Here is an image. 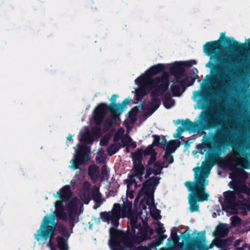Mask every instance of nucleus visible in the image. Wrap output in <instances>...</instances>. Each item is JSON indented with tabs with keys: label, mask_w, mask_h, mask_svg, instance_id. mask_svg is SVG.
I'll list each match as a JSON object with an SVG mask.
<instances>
[{
	"label": "nucleus",
	"mask_w": 250,
	"mask_h": 250,
	"mask_svg": "<svg viewBox=\"0 0 250 250\" xmlns=\"http://www.w3.org/2000/svg\"><path fill=\"white\" fill-rule=\"evenodd\" d=\"M222 49L220 40L208 42L203 45L204 52L210 56L206 66L211 71L215 70L216 74L214 76L219 84V90L225 94L230 87L231 78L229 73L235 63H238L239 62L235 58H230L229 60L222 57Z\"/></svg>",
	"instance_id": "obj_1"
},
{
	"label": "nucleus",
	"mask_w": 250,
	"mask_h": 250,
	"mask_svg": "<svg viewBox=\"0 0 250 250\" xmlns=\"http://www.w3.org/2000/svg\"><path fill=\"white\" fill-rule=\"evenodd\" d=\"M194 172L193 182L187 181L185 186L189 191H191L189 198V209L191 212L198 211L199 205L197 202L208 201L209 195L206 192V187L208 185L206 178L208 174L201 167H196L193 169Z\"/></svg>",
	"instance_id": "obj_2"
},
{
	"label": "nucleus",
	"mask_w": 250,
	"mask_h": 250,
	"mask_svg": "<svg viewBox=\"0 0 250 250\" xmlns=\"http://www.w3.org/2000/svg\"><path fill=\"white\" fill-rule=\"evenodd\" d=\"M182 123V127L186 130L194 131L199 129L207 130L214 128L221 124L215 116L211 114L209 110L202 111L199 116L198 123H193L189 119L178 120L177 123Z\"/></svg>",
	"instance_id": "obj_3"
},
{
	"label": "nucleus",
	"mask_w": 250,
	"mask_h": 250,
	"mask_svg": "<svg viewBox=\"0 0 250 250\" xmlns=\"http://www.w3.org/2000/svg\"><path fill=\"white\" fill-rule=\"evenodd\" d=\"M55 215L51 218L45 215L42 220L40 229L34 234L35 239L39 241L41 239L46 241L50 238L52 239L55 235V231L58 230L60 233L64 232L67 228L62 224H57L55 222Z\"/></svg>",
	"instance_id": "obj_4"
},
{
	"label": "nucleus",
	"mask_w": 250,
	"mask_h": 250,
	"mask_svg": "<svg viewBox=\"0 0 250 250\" xmlns=\"http://www.w3.org/2000/svg\"><path fill=\"white\" fill-rule=\"evenodd\" d=\"M235 121L234 117L232 116L223 124L222 128L216 130L213 139L218 149L224 148L229 145L234 148L235 143L232 140L231 134L235 125Z\"/></svg>",
	"instance_id": "obj_5"
},
{
	"label": "nucleus",
	"mask_w": 250,
	"mask_h": 250,
	"mask_svg": "<svg viewBox=\"0 0 250 250\" xmlns=\"http://www.w3.org/2000/svg\"><path fill=\"white\" fill-rule=\"evenodd\" d=\"M190 230L188 227L181 234L183 243L185 246L182 248V250H208L213 246V244L208 246L205 244L206 237L205 230L198 232L197 236L192 237L190 233Z\"/></svg>",
	"instance_id": "obj_6"
},
{
	"label": "nucleus",
	"mask_w": 250,
	"mask_h": 250,
	"mask_svg": "<svg viewBox=\"0 0 250 250\" xmlns=\"http://www.w3.org/2000/svg\"><path fill=\"white\" fill-rule=\"evenodd\" d=\"M162 82L156 84L154 89L150 93L151 104L149 108L151 113L156 111L160 106L161 103L160 96H162L168 89L169 85V78L167 73L164 72L161 76Z\"/></svg>",
	"instance_id": "obj_7"
},
{
	"label": "nucleus",
	"mask_w": 250,
	"mask_h": 250,
	"mask_svg": "<svg viewBox=\"0 0 250 250\" xmlns=\"http://www.w3.org/2000/svg\"><path fill=\"white\" fill-rule=\"evenodd\" d=\"M139 88L136 90L135 99L139 101L142 100L143 98L153 88L156 84L162 82L161 76L157 77L154 79H150L146 80L145 75H141L135 81Z\"/></svg>",
	"instance_id": "obj_8"
},
{
	"label": "nucleus",
	"mask_w": 250,
	"mask_h": 250,
	"mask_svg": "<svg viewBox=\"0 0 250 250\" xmlns=\"http://www.w3.org/2000/svg\"><path fill=\"white\" fill-rule=\"evenodd\" d=\"M230 168L233 170L229 175V178L232 180L229 184V187L231 188V187H233L242 182H245L248 179V173L244 169H250V162L246 160V164L244 166L240 163L232 165Z\"/></svg>",
	"instance_id": "obj_9"
},
{
	"label": "nucleus",
	"mask_w": 250,
	"mask_h": 250,
	"mask_svg": "<svg viewBox=\"0 0 250 250\" xmlns=\"http://www.w3.org/2000/svg\"><path fill=\"white\" fill-rule=\"evenodd\" d=\"M59 196L60 200H58L55 203V215L60 219L66 220L67 214L64 211V206L63 202H67L72 196L70 187L69 185H65L63 187L60 191L57 192Z\"/></svg>",
	"instance_id": "obj_10"
},
{
	"label": "nucleus",
	"mask_w": 250,
	"mask_h": 250,
	"mask_svg": "<svg viewBox=\"0 0 250 250\" xmlns=\"http://www.w3.org/2000/svg\"><path fill=\"white\" fill-rule=\"evenodd\" d=\"M138 234L136 232L133 233L130 237H125L124 243L126 247L133 248L134 244L138 245L140 243L150 239V236L148 233L149 232L150 234H152V230L149 229L148 227H142L141 223H139V228Z\"/></svg>",
	"instance_id": "obj_11"
},
{
	"label": "nucleus",
	"mask_w": 250,
	"mask_h": 250,
	"mask_svg": "<svg viewBox=\"0 0 250 250\" xmlns=\"http://www.w3.org/2000/svg\"><path fill=\"white\" fill-rule=\"evenodd\" d=\"M161 178L157 176H152L145 181L143 186L138 194L137 198H139L142 193H151L154 194L156 187L160 184Z\"/></svg>",
	"instance_id": "obj_12"
},
{
	"label": "nucleus",
	"mask_w": 250,
	"mask_h": 250,
	"mask_svg": "<svg viewBox=\"0 0 250 250\" xmlns=\"http://www.w3.org/2000/svg\"><path fill=\"white\" fill-rule=\"evenodd\" d=\"M108 109L109 110V105L104 103H100L95 108L93 111L94 121L96 125L99 126L102 124Z\"/></svg>",
	"instance_id": "obj_13"
},
{
	"label": "nucleus",
	"mask_w": 250,
	"mask_h": 250,
	"mask_svg": "<svg viewBox=\"0 0 250 250\" xmlns=\"http://www.w3.org/2000/svg\"><path fill=\"white\" fill-rule=\"evenodd\" d=\"M220 38L224 39L225 43L228 45L229 49L231 50L236 52L244 50L246 49L247 47L250 48L248 45L249 43L248 44L246 43H240L234 40L233 38L226 37L225 36V32H222L221 33Z\"/></svg>",
	"instance_id": "obj_14"
},
{
	"label": "nucleus",
	"mask_w": 250,
	"mask_h": 250,
	"mask_svg": "<svg viewBox=\"0 0 250 250\" xmlns=\"http://www.w3.org/2000/svg\"><path fill=\"white\" fill-rule=\"evenodd\" d=\"M169 71L172 76L174 77L172 81L174 83H178L180 80L185 77V68L181 62H175L169 68Z\"/></svg>",
	"instance_id": "obj_15"
},
{
	"label": "nucleus",
	"mask_w": 250,
	"mask_h": 250,
	"mask_svg": "<svg viewBox=\"0 0 250 250\" xmlns=\"http://www.w3.org/2000/svg\"><path fill=\"white\" fill-rule=\"evenodd\" d=\"M89 159L88 154L79 150L75 156V158L70 161L71 165L70 167L73 170L77 169L80 166L84 164Z\"/></svg>",
	"instance_id": "obj_16"
},
{
	"label": "nucleus",
	"mask_w": 250,
	"mask_h": 250,
	"mask_svg": "<svg viewBox=\"0 0 250 250\" xmlns=\"http://www.w3.org/2000/svg\"><path fill=\"white\" fill-rule=\"evenodd\" d=\"M110 233L112 238V242L110 243V246L112 250H126V247L125 245V247L120 245V243L116 241L115 239H118L120 238L121 234H124V232L121 230L117 229H116L111 227L110 229ZM130 249L131 248H130Z\"/></svg>",
	"instance_id": "obj_17"
},
{
	"label": "nucleus",
	"mask_w": 250,
	"mask_h": 250,
	"mask_svg": "<svg viewBox=\"0 0 250 250\" xmlns=\"http://www.w3.org/2000/svg\"><path fill=\"white\" fill-rule=\"evenodd\" d=\"M131 101L130 99L126 98L122 102L121 104H109V111L110 116L115 117L117 116V114L119 115L124 111V110L127 108L126 105Z\"/></svg>",
	"instance_id": "obj_18"
},
{
	"label": "nucleus",
	"mask_w": 250,
	"mask_h": 250,
	"mask_svg": "<svg viewBox=\"0 0 250 250\" xmlns=\"http://www.w3.org/2000/svg\"><path fill=\"white\" fill-rule=\"evenodd\" d=\"M111 213L112 216V225L115 228H117L119 225V221L121 214H124V213H123L122 207L118 203L114 204Z\"/></svg>",
	"instance_id": "obj_19"
},
{
	"label": "nucleus",
	"mask_w": 250,
	"mask_h": 250,
	"mask_svg": "<svg viewBox=\"0 0 250 250\" xmlns=\"http://www.w3.org/2000/svg\"><path fill=\"white\" fill-rule=\"evenodd\" d=\"M166 68L165 64L158 63L150 67L146 71L144 75L146 77V80H148L152 79V77L154 75L165 71Z\"/></svg>",
	"instance_id": "obj_20"
},
{
	"label": "nucleus",
	"mask_w": 250,
	"mask_h": 250,
	"mask_svg": "<svg viewBox=\"0 0 250 250\" xmlns=\"http://www.w3.org/2000/svg\"><path fill=\"white\" fill-rule=\"evenodd\" d=\"M235 190H228L223 193L224 203L227 208L230 209L233 206L234 203L236 200Z\"/></svg>",
	"instance_id": "obj_21"
},
{
	"label": "nucleus",
	"mask_w": 250,
	"mask_h": 250,
	"mask_svg": "<svg viewBox=\"0 0 250 250\" xmlns=\"http://www.w3.org/2000/svg\"><path fill=\"white\" fill-rule=\"evenodd\" d=\"M128 218L130 220L131 230H130L129 228L128 227L125 237H130L133 232L136 231V229L139 228V223L138 222V217L136 214L130 213L128 216Z\"/></svg>",
	"instance_id": "obj_22"
},
{
	"label": "nucleus",
	"mask_w": 250,
	"mask_h": 250,
	"mask_svg": "<svg viewBox=\"0 0 250 250\" xmlns=\"http://www.w3.org/2000/svg\"><path fill=\"white\" fill-rule=\"evenodd\" d=\"M91 189L89 182L85 181L84 183L83 191L81 195V199L85 204H88L91 198Z\"/></svg>",
	"instance_id": "obj_23"
},
{
	"label": "nucleus",
	"mask_w": 250,
	"mask_h": 250,
	"mask_svg": "<svg viewBox=\"0 0 250 250\" xmlns=\"http://www.w3.org/2000/svg\"><path fill=\"white\" fill-rule=\"evenodd\" d=\"M231 188L235 190L236 193H243L247 195H250V190L245 184V182H240L235 186L231 187Z\"/></svg>",
	"instance_id": "obj_24"
},
{
	"label": "nucleus",
	"mask_w": 250,
	"mask_h": 250,
	"mask_svg": "<svg viewBox=\"0 0 250 250\" xmlns=\"http://www.w3.org/2000/svg\"><path fill=\"white\" fill-rule=\"evenodd\" d=\"M228 229L224 224H220L217 226L214 232V236L216 238L224 237L228 234Z\"/></svg>",
	"instance_id": "obj_25"
},
{
	"label": "nucleus",
	"mask_w": 250,
	"mask_h": 250,
	"mask_svg": "<svg viewBox=\"0 0 250 250\" xmlns=\"http://www.w3.org/2000/svg\"><path fill=\"white\" fill-rule=\"evenodd\" d=\"M199 78L197 75H195V77H187L184 79L180 80L178 83L180 84L181 87L185 88L188 86L192 85L195 80Z\"/></svg>",
	"instance_id": "obj_26"
},
{
	"label": "nucleus",
	"mask_w": 250,
	"mask_h": 250,
	"mask_svg": "<svg viewBox=\"0 0 250 250\" xmlns=\"http://www.w3.org/2000/svg\"><path fill=\"white\" fill-rule=\"evenodd\" d=\"M133 174L132 175V177H135V176L143 175L145 172V167L142 163H134V164H133Z\"/></svg>",
	"instance_id": "obj_27"
},
{
	"label": "nucleus",
	"mask_w": 250,
	"mask_h": 250,
	"mask_svg": "<svg viewBox=\"0 0 250 250\" xmlns=\"http://www.w3.org/2000/svg\"><path fill=\"white\" fill-rule=\"evenodd\" d=\"M117 116H115L114 118L112 116H111V118H107L105 120H103V124L104 126L106 128V130H108L113 125H116V121L118 119L120 120L119 114H117Z\"/></svg>",
	"instance_id": "obj_28"
},
{
	"label": "nucleus",
	"mask_w": 250,
	"mask_h": 250,
	"mask_svg": "<svg viewBox=\"0 0 250 250\" xmlns=\"http://www.w3.org/2000/svg\"><path fill=\"white\" fill-rule=\"evenodd\" d=\"M131 155L133 163V164H134V163H142L143 154L142 153V148L137 149L135 152H132Z\"/></svg>",
	"instance_id": "obj_29"
},
{
	"label": "nucleus",
	"mask_w": 250,
	"mask_h": 250,
	"mask_svg": "<svg viewBox=\"0 0 250 250\" xmlns=\"http://www.w3.org/2000/svg\"><path fill=\"white\" fill-rule=\"evenodd\" d=\"M91 198L97 203L102 202V195L99 191V189L96 186H94V188L91 189Z\"/></svg>",
	"instance_id": "obj_30"
},
{
	"label": "nucleus",
	"mask_w": 250,
	"mask_h": 250,
	"mask_svg": "<svg viewBox=\"0 0 250 250\" xmlns=\"http://www.w3.org/2000/svg\"><path fill=\"white\" fill-rule=\"evenodd\" d=\"M67 240L64 238L58 236L56 238V242L57 243V246L60 250H68V247L67 244Z\"/></svg>",
	"instance_id": "obj_31"
},
{
	"label": "nucleus",
	"mask_w": 250,
	"mask_h": 250,
	"mask_svg": "<svg viewBox=\"0 0 250 250\" xmlns=\"http://www.w3.org/2000/svg\"><path fill=\"white\" fill-rule=\"evenodd\" d=\"M122 147L120 143H113L110 145L107 148V152L109 156H112L116 153Z\"/></svg>",
	"instance_id": "obj_32"
},
{
	"label": "nucleus",
	"mask_w": 250,
	"mask_h": 250,
	"mask_svg": "<svg viewBox=\"0 0 250 250\" xmlns=\"http://www.w3.org/2000/svg\"><path fill=\"white\" fill-rule=\"evenodd\" d=\"M232 242L233 239L231 238L221 240L218 242V247L223 249V250H228V249L232 245Z\"/></svg>",
	"instance_id": "obj_33"
},
{
	"label": "nucleus",
	"mask_w": 250,
	"mask_h": 250,
	"mask_svg": "<svg viewBox=\"0 0 250 250\" xmlns=\"http://www.w3.org/2000/svg\"><path fill=\"white\" fill-rule=\"evenodd\" d=\"M139 112L138 108L137 106H134L128 112L127 115L131 124H134L137 121V115Z\"/></svg>",
	"instance_id": "obj_34"
},
{
	"label": "nucleus",
	"mask_w": 250,
	"mask_h": 250,
	"mask_svg": "<svg viewBox=\"0 0 250 250\" xmlns=\"http://www.w3.org/2000/svg\"><path fill=\"white\" fill-rule=\"evenodd\" d=\"M163 104L167 109L171 108L174 104V101L171 98L169 93H167L165 95Z\"/></svg>",
	"instance_id": "obj_35"
},
{
	"label": "nucleus",
	"mask_w": 250,
	"mask_h": 250,
	"mask_svg": "<svg viewBox=\"0 0 250 250\" xmlns=\"http://www.w3.org/2000/svg\"><path fill=\"white\" fill-rule=\"evenodd\" d=\"M100 215L103 222L109 223L110 221L112 224V216L111 212H101Z\"/></svg>",
	"instance_id": "obj_36"
},
{
	"label": "nucleus",
	"mask_w": 250,
	"mask_h": 250,
	"mask_svg": "<svg viewBox=\"0 0 250 250\" xmlns=\"http://www.w3.org/2000/svg\"><path fill=\"white\" fill-rule=\"evenodd\" d=\"M81 141L87 144H90L93 141V136L90 132H86L82 134Z\"/></svg>",
	"instance_id": "obj_37"
},
{
	"label": "nucleus",
	"mask_w": 250,
	"mask_h": 250,
	"mask_svg": "<svg viewBox=\"0 0 250 250\" xmlns=\"http://www.w3.org/2000/svg\"><path fill=\"white\" fill-rule=\"evenodd\" d=\"M99 172V167L95 165H92L89 167L88 174L89 176L92 177L97 175Z\"/></svg>",
	"instance_id": "obj_38"
},
{
	"label": "nucleus",
	"mask_w": 250,
	"mask_h": 250,
	"mask_svg": "<svg viewBox=\"0 0 250 250\" xmlns=\"http://www.w3.org/2000/svg\"><path fill=\"white\" fill-rule=\"evenodd\" d=\"M66 204V208L67 211L69 210H77V202L76 200L72 199L65 202Z\"/></svg>",
	"instance_id": "obj_39"
},
{
	"label": "nucleus",
	"mask_w": 250,
	"mask_h": 250,
	"mask_svg": "<svg viewBox=\"0 0 250 250\" xmlns=\"http://www.w3.org/2000/svg\"><path fill=\"white\" fill-rule=\"evenodd\" d=\"M146 195L145 203L148 206H151L154 204V194L151 195V193H142Z\"/></svg>",
	"instance_id": "obj_40"
},
{
	"label": "nucleus",
	"mask_w": 250,
	"mask_h": 250,
	"mask_svg": "<svg viewBox=\"0 0 250 250\" xmlns=\"http://www.w3.org/2000/svg\"><path fill=\"white\" fill-rule=\"evenodd\" d=\"M178 229L176 227H173L170 233L171 238L174 243H178L179 238L177 235Z\"/></svg>",
	"instance_id": "obj_41"
},
{
	"label": "nucleus",
	"mask_w": 250,
	"mask_h": 250,
	"mask_svg": "<svg viewBox=\"0 0 250 250\" xmlns=\"http://www.w3.org/2000/svg\"><path fill=\"white\" fill-rule=\"evenodd\" d=\"M172 95L174 97H179L181 95L180 86L179 85L175 84L171 87Z\"/></svg>",
	"instance_id": "obj_42"
},
{
	"label": "nucleus",
	"mask_w": 250,
	"mask_h": 250,
	"mask_svg": "<svg viewBox=\"0 0 250 250\" xmlns=\"http://www.w3.org/2000/svg\"><path fill=\"white\" fill-rule=\"evenodd\" d=\"M246 203H244L243 201L240 200H235L233 206L231 207L230 209H234L236 208L239 209H244L245 208V205Z\"/></svg>",
	"instance_id": "obj_43"
},
{
	"label": "nucleus",
	"mask_w": 250,
	"mask_h": 250,
	"mask_svg": "<svg viewBox=\"0 0 250 250\" xmlns=\"http://www.w3.org/2000/svg\"><path fill=\"white\" fill-rule=\"evenodd\" d=\"M230 220L231 225L232 227H238L241 224V219L237 216L231 217Z\"/></svg>",
	"instance_id": "obj_44"
},
{
	"label": "nucleus",
	"mask_w": 250,
	"mask_h": 250,
	"mask_svg": "<svg viewBox=\"0 0 250 250\" xmlns=\"http://www.w3.org/2000/svg\"><path fill=\"white\" fill-rule=\"evenodd\" d=\"M124 133V130L123 128H121L118 130L114 134L113 137V141L114 142H117L120 140H121L122 137Z\"/></svg>",
	"instance_id": "obj_45"
},
{
	"label": "nucleus",
	"mask_w": 250,
	"mask_h": 250,
	"mask_svg": "<svg viewBox=\"0 0 250 250\" xmlns=\"http://www.w3.org/2000/svg\"><path fill=\"white\" fill-rule=\"evenodd\" d=\"M132 141V138L128 135H126L124 136L121 139V142L123 144L122 147H125V146H128L129 144Z\"/></svg>",
	"instance_id": "obj_46"
},
{
	"label": "nucleus",
	"mask_w": 250,
	"mask_h": 250,
	"mask_svg": "<svg viewBox=\"0 0 250 250\" xmlns=\"http://www.w3.org/2000/svg\"><path fill=\"white\" fill-rule=\"evenodd\" d=\"M142 151L143 155H151L152 154L155 152L152 146L151 145L148 146L145 150L142 149Z\"/></svg>",
	"instance_id": "obj_47"
},
{
	"label": "nucleus",
	"mask_w": 250,
	"mask_h": 250,
	"mask_svg": "<svg viewBox=\"0 0 250 250\" xmlns=\"http://www.w3.org/2000/svg\"><path fill=\"white\" fill-rule=\"evenodd\" d=\"M100 177L102 179H104L105 177H106L107 179L108 178L109 174L108 173V171L106 165H104L102 166Z\"/></svg>",
	"instance_id": "obj_48"
},
{
	"label": "nucleus",
	"mask_w": 250,
	"mask_h": 250,
	"mask_svg": "<svg viewBox=\"0 0 250 250\" xmlns=\"http://www.w3.org/2000/svg\"><path fill=\"white\" fill-rule=\"evenodd\" d=\"M176 149L174 148V146L170 145V141L169 142V144L167 146V148L165 151L166 157L168 154L170 156V154L173 153L175 152Z\"/></svg>",
	"instance_id": "obj_49"
},
{
	"label": "nucleus",
	"mask_w": 250,
	"mask_h": 250,
	"mask_svg": "<svg viewBox=\"0 0 250 250\" xmlns=\"http://www.w3.org/2000/svg\"><path fill=\"white\" fill-rule=\"evenodd\" d=\"M132 208V203H127L126 204H124L122 206V210L123 213H124V214L126 213L127 211H131Z\"/></svg>",
	"instance_id": "obj_50"
},
{
	"label": "nucleus",
	"mask_w": 250,
	"mask_h": 250,
	"mask_svg": "<svg viewBox=\"0 0 250 250\" xmlns=\"http://www.w3.org/2000/svg\"><path fill=\"white\" fill-rule=\"evenodd\" d=\"M77 214V210H69L68 211V214L69 217V222H72L73 220H75Z\"/></svg>",
	"instance_id": "obj_51"
},
{
	"label": "nucleus",
	"mask_w": 250,
	"mask_h": 250,
	"mask_svg": "<svg viewBox=\"0 0 250 250\" xmlns=\"http://www.w3.org/2000/svg\"><path fill=\"white\" fill-rule=\"evenodd\" d=\"M155 231L158 235L163 234L165 231L163 224L160 222L158 224V227L156 229Z\"/></svg>",
	"instance_id": "obj_52"
},
{
	"label": "nucleus",
	"mask_w": 250,
	"mask_h": 250,
	"mask_svg": "<svg viewBox=\"0 0 250 250\" xmlns=\"http://www.w3.org/2000/svg\"><path fill=\"white\" fill-rule=\"evenodd\" d=\"M156 153L154 152V153L151 155L150 158L148 161L147 165H148V166H151L153 164H154V162H156Z\"/></svg>",
	"instance_id": "obj_53"
},
{
	"label": "nucleus",
	"mask_w": 250,
	"mask_h": 250,
	"mask_svg": "<svg viewBox=\"0 0 250 250\" xmlns=\"http://www.w3.org/2000/svg\"><path fill=\"white\" fill-rule=\"evenodd\" d=\"M153 145L159 146L161 144V142H160V136L157 135H153Z\"/></svg>",
	"instance_id": "obj_54"
},
{
	"label": "nucleus",
	"mask_w": 250,
	"mask_h": 250,
	"mask_svg": "<svg viewBox=\"0 0 250 250\" xmlns=\"http://www.w3.org/2000/svg\"><path fill=\"white\" fill-rule=\"evenodd\" d=\"M163 158L166 161L168 162V164H172L174 161L173 157L171 154H170V156L168 154L167 156L166 157V153H165Z\"/></svg>",
	"instance_id": "obj_55"
},
{
	"label": "nucleus",
	"mask_w": 250,
	"mask_h": 250,
	"mask_svg": "<svg viewBox=\"0 0 250 250\" xmlns=\"http://www.w3.org/2000/svg\"><path fill=\"white\" fill-rule=\"evenodd\" d=\"M127 181V188L129 189V187L131 186L133 184H136V181L135 179H134V177H132V175L130 176V179L126 180Z\"/></svg>",
	"instance_id": "obj_56"
},
{
	"label": "nucleus",
	"mask_w": 250,
	"mask_h": 250,
	"mask_svg": "<svg viewBox=\"0 0 250 250\" xmlns=\"http://www.w3.org/2000/svg\"><path fill=\"white\" fill-rule=\"evenodd\" d=\"M163 163L161 162L156 161V162H154V163L153 164V166L154 167H155L156 168L162 169L164 167L163 166ZM167 166H168V165H167L166 167H167Z\"/></svg>",
	"instance_id": "obj_57"
},
{
	"label": "nucleus",
	"mask_w": 250,
	"mask_h": 250,
	"mask_svg": "<svg viewBox=\"0 0 250 250\" xmlns=\"http://www.w3.org/2000/svg\"><path fill=\"white\" fill-rule=\"evenodd\" d=\"M170 145L174 146V148L176 149L178 147H179L181 145V143L180 141L176 140H173L170 141Z\"/></svg>",
	"instance_id": "obj_58"
},
{
	"label": "nucleus",
	"mask_w": 250,
	"mask_h": 250,
	"mask_svg": "<svg viewBox=\"0 0 250 250\" xmlns=\"http://www.w3.org/2000/svg\"><path fill=\"white\" fill-rule=\"evenodd\" d=\"M118 97V95L117 94H113L112 95L110 101L111 102L110 104H118L116 103L117 98Z\"/></svg>",
	"instance_id": "obj_59"
},
{
	"label": "nucleus",
	"mask_w": 250,
	"mask_h": 250,
	"mask_svg": "<svg viewBox=\"0 0 250 250\" xmlns=\"http://www.w3.org/2000/svg\"><path fill=\"white\" fill-rule=\"evenodd\" d=\"M126 195L130 199H132L134 198V192L132 190H129L128 188L126 192Z\"/></svg>",
	"instance_id": "obj_60"
},
{
	"label": "nucleus",
	"mask_w": 250,
	"mask_h": 250,
	"mask_svg": "<svg viewBox=\"0 0 250 250\" xmlns=\"http://www.w3.org/2000/svg\"><path fill=\"white\" fill-rule=\"evenodd\" d=\"M181 63L182 64V65H183L184 68H185V67H190L192 66L190 61L183 62H181Z\"/></svg>",
	"instance_id": "obj_61"
},
{
	"label": "nucleus",
	"mask_w": 250,
	"mask_h": 250,
	"mask_svg": "<svg viewBox=\"0 0 250 250\" xmlns=\"http://www.w3.org/2000/svg\"><path fill=\"white\" fill-rule=\"evenodd\" d=\"M61 234L64 236L65 239L68 240L70 236V234L68 232L67 229H66L65 231H64V232H62Z\"/></svg>",
	"instance_id": "obj_62"
},
{
	"label": "nucleus",
	"mask_w": 250,
	"mask_h": 250,
	"mask_svg": "<svg viewBox=\"0 0 250 250\" xmlns=\"http://www.w3.org/2000/svg\"><path fill=\"white\" fill-rule=\"evenodd\" d=\"M153 169L151 167V166H148V165L146 166V172L151 175L153 173Z\"/></svg>",
	"instance_id": "obj_63"
},
{
	"label": "nucleus",
	"mask_w": 250,
	"mask_h": 250,
	"mask_svg": "<svg viewBox=\"0 0 250 250\" xmlns=\"http://www.w3.org/2000/svg\"><path fill=\"white\" fill-rule=\"evenodd\" d=\"M134 250H149L146 247L140 246L139 247H136Z\"/></svg>",
	"instance_id": "obj_64"
}]
</instances>
